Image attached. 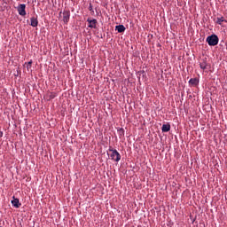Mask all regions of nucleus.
Returning <instances> with one entry per match:
<instances>
[{
    "label": "nucleus",
    "instance_id": "ddd939ff",
    "mask_svg": "<svg viewBox=\"0 0 227 227\" xmlns=\"http://www.w3.org/2000/svg\"><path fill=\"white\" fill-rule=\"evenodd\" d=\"M50 98H56V93H51L50 94Z\"/></svg>",
    "mask_w": 227,
    "mask_h": 227
},
{
    "label": "nucleus",
    "instance_id": "dca6fc26",
    "mask_svg": "<svg viewBox=\"0 0 227 227\" xmlns=\"http://www.w3.org/2000/svg\"><path fill=\"white\" fill-rule=\"evenodd\" d=\"M0 137H3V132L0 131Z\"/></svg>",
    "mask_w": 227,
    "mask_h": 227
},
{
    "label": "nucleus",
    "instance_id": "0eeeda50",
    "mask_svg": "<svg viewBox=\"0 0 227 227\" xmlns=\"http://www.w3.org/2000/svg\"><path fill=\"white\" fill-rule=\"evenodd\" d=\"M12 205L14 206L15 208H20V207L22 204H20V202L19 201V199L15 198V196H14L13 200H12Z\"/></svg>",
    "mask_w": 227,
    "mask_h": 227
},
{
    "label": "nucleus",
    "instance_id": "7ed1b4c3",
    "mask_svg": "<svg viewBox=\"0 0 227 227\" xmlns=\"http://www.w3.org/2000/svg\"><path fill=\"white\" fill-rule=\"evenodd\" d=\"M62 15V20L65 24H68L70 20V11H64L63 12L59 13V16Z\"/></svg>",
    "mask_w": 227,
    "mask_h": 227
},
{
    "label": "nucleus",
    "instance_id": "f03ea898",
    "mask_svg": "<svg viewBox=\"0 0 227 227\" xmlns=\"http://www.w3.org/2000/svg\"><path fill=\"white\" fill-rule=\"evenodd\" d=\"M109 152L112 153L110 154L112 160H114V162H120V160H121V154H120V153H118L116 149H113V147H110Z\"/></svg>",
    "mask_w": 227,
    "mask_h": 227
},
{
    "label": "nucleus",
    "instance_id": "39448f33",
    "mask_svg": "<svg viewBox=\"0 0 227 227\" xmlns=\"http://www.w3.org/2000/svg\"><path fill=\"white\" fill-rule=\"evenodd\" d=\"M87 22L89 23L88 27H90L91 29H97V20L96 19H93V20L88 19Z\"/></svg>",
    "mask_w": 227,
    "mask_h": 227
},
{
    "label": "nucleus",
    "instance_id": "423d86ee",
    "mask_svg": "<svg viewBox=\"0 0 227 227\" xmlns=\"http://www.w3.org/2000/svg\"><path fill=\"white\" fill-rule=\"evenodd\" d=\"M200 67L201 70H207V67H208V63L207 62V58L201 59L200 62Z\"/></svg>",
    "mask_w": 227,
    "mask_h": 227
},
{
    "label": "nucleus",
    "instance_id": "4468645a",
    "mask_svg": "<svg viewBox=\"0 0 227 227\" xmlns=\"http://www.w3.org/2000/svg\"><path fill=\"white\" fill-rule=\"evenodd\" d=\"M31 65H33V61L30 60L28 63H27V68H31Z\"/></svg>",
    "mask_w": 227,
    "mask_h": 227
},
{
    "label": "nucleus",
    "instance_id": "f257e3e1",
    "mask_svg": "<svg viewBox=\"0 0 227 227\" xmlns=\"http://www.w3.org/2000/svg\"><path fill=\"white\" fill-rule=\"evenodd\" d=\"M206 42L210 47H215L219 43V37L216 35H211L207 37Z\"/></svg>",
    "mask_w": 227,
    "mask_h": 227
},
{
    "label": "nucleus",
    "instance_id": "9b49d317",
    "mask_svg": "<svg viewBox=\"0 0 227 227\" xmlns=\"http://www.w3.org/2000/svg\"><path fill=\"white\" fill-rule=\"evenodd\" d=\"M115 30L118 31V33H123L125 31V26L118 25L115 27Z\"/></svg>",
    "mask_w": 227,
    "mask_h": 227
},
{
    "label": "nucleus",
    "instance_id": "2eb2a0df",
    "mask_svg": "<svg viewBox=\"0 0 227 227\" xmlns=\"http://www.w3.org/2000/svg\"><path fill=\"white\" fill-rule=\"evenodd\" d=\"M89 10H90V12H93V5H91V4H90V5H89Z\"/></svg>",
    "mask_w": 227,
    "mask_h": 227
},
{
    "label": "nucleus",
    "instance_id": "6e6552de",
    "mask_svg": "<svg viewBox=\"0 0 227 227\" xmlns=\"http://www.w3.org/2000/svg\"><path fill=\"white\" fill-rule=\"evenodd\" d=\"M30 26H32V27H36L38 26V19L35 17H32L30 19Z\"/></svg>",
    "mask_w": 227,
    "mask_h": 227
},
{
    "label": "nucleus",
    "instance_id": "f8f14e48",
    "mask_svg": "<svg viewBox=\"0 0 227 227\" xmlns=\"http://www.w3.org/2000/svg\"><path fill=\"white\" fill-rule=\"evenodd\" d=\"M223 22H226L224 17L216 18V24H219V26H223Z\"/></svg>",
    "mask_w": 227,
    "mask_h": 227
},
{
    "label": "nucleus",
    "instance_id": "9d476101",
    "mask_svg": "<svg viewBox=\"0 0 227 227\" xmlns=\"http://www.w3.org/2000/svg\"><path fill=\"white\" fill-rule=\"evenodd\" d=\"M162 132H169L171 130V125L169 124H163L161 127Z\"/></svg>",
    "mask_w": 227,
    "mask_h": 227
},
{
    "label": "nucleus",
    "instance_id": "20e7f679",
    "mask_svg": "<svg viewBox=\"0 0 227 227\" xmlns=\"http://www.w3.org/2000/svg\"><path fill=\"white\" fill-rule=\"evenodd\" d=\"M18 13H19V15H20L21 17H26V4H20L18 6Z\"/></svg>",
    "mask_w": 227,
    "mask_h": 227
},
{
    "label": "nucleus",
    "instance_id": "1a4fd4ad",
    "mask_svg": "<svg viewBox=\"0 0 227 227\" xmlns=\"http://www.w3.org/2000/svg\"><path fill=\"white\" fill-rule=\"evenodd\" d=\"M189 84L192 86H198V84H200V80L198 78H192L189 81Z\"/></svg>",
    "mask_w": 227,
    "mask_h": 227
}]
</instances>
